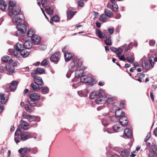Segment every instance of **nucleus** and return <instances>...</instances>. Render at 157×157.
I'll use <instances>...</instances> for the list:
<instances>
[{
    "instance_id": "f257e3e1",
    "label": "nucleus",
    "mask_w": 157,
    "mask_h": 157,
    "mask_svg": "<svg viewBox=\"0 0 157 157\" xmlns=\"http://www.w3.org/2000/svg\"><path fill=\"white\" fill-rule=\"evenodd\" d=\"M82 64V61L79 60L77 62H74L71 67L72 71H75V76L76 78H80V81L82 82L85 83L86 85L92 86L96 83L91 77L83 75V71L81 69Z\"/></svg>"
},
{
    "instance_id": "f03ea898",
    "label": "nucleus",
    "mask_w": 157,
    "mask_h": 157,
    "mask_svg": "<svg viewBox=\"0 0 157 157\" xmlns=\"http://www.w3.org/2000/svg\"><path fill=\"white\" fill-rule=\"evenodd\" d=\"M91 99H95V103L98 104H104L106 102L110 103L115 99L114 97H107L104 90L101 89L98 91H93L90 95Z\"/></svg>"
},
{
    "instance_id": "7ed1b4c3",
    "label": "nucleus",
    "mask_w": 157,
    "mask_h": 157,
    "mask_svg": "<svg viewBox=\"0 0 157 157\" xmlns=\"http://www.w3.org/2000/svg\"><path fill=\"white\" fill-rule=\"evenodd\" d=\"M32 137L30 133L25 132H21L19 128H17L14 134V141L17 144L20 140L25 141Z\"/></svg>"
},
{
    "instance_id": "20e7f679",
    "label": "nucleus",
    "mask_w": 157,
    "mask_h": 157,
    "mask_svg": "<svg viewBox=\"0 0 157 157\" xmlns=\"http://www.w3.org/2000/svg\"><path fill=\"white\" fill-rule=\"evenodd\" d=\"M24 48L23 45L19 43H17L14 47V49H10L9 50V55H12L14 56H16V53H18V52H20Z\"/></svg>"
},
{
    "instance_id": "39448f33",
    "label": "nucleus",
    "mask_w": 157,
    "mask_h": 157,
    "mask_svg": "<svg viewBox=\"0 0 157 157\" xmlns=\"http://www.w3.org/2000/svg\"><path fill=\"white\" fill-rule=\"evenodd\" d=\"M149 152L148 153L149 157H157V146L153 145L152 146L151 149H149Z\"/></svg>"
},
{
    "instance_id": "423d86ee",
    "label": "nucleus",
    "mask_w": 157,
    "mask_h": 157,
    "mask_svg": "<svg viewBox=\"0 0 157 157\" xmlns=\"http://www.w3.org/2000/svg\"><path fill=\"white\" fill-rule=\"evenodd\" d=\"M40 96L37 93H33L30 94V101H29L28 103L30 105H32L35 101L39 100L40 98Z\"/></svg>"
},
{
    "instance_id": "0eeeda50",
    "label": "nucleus",
    "mask_w": 157,
    "mask_h": 157,
    "mask_svg": "<svg viewBox=\"0 0 157 157\" xmlns=\"http://www.w3.org/2000/svg\"><path fill=\"white\" fill-rule=\"evenodd\" d=\"M20 8L17 6L14 7L13 9L9 10V14L10 16H12L13 15H17L20 13Z\"/></svg>"
},
{
    "instance_id": "6e6552de",
    "label": "nucleus",
    "mask_w": 157,
    "mask_h": 157,
    "mask_svg": "<svg viewBox=\"0 0 157 157\" xmlns=\"http://www.w3.org/2000/svg\"><path fill=\"white\" fill-rule=\"evenodd\" d=\"M60 54L59 52H56L53 54L50 57L51 61L57 63L59 60Z\"/></svg>"
},
{
    "instance_id": "1a4fd4ad",
    "label": "nucleus",
    "mask_w": 157,
    "mask_h": 157,
    "mask_svg": "<svg viewBox=\"0 0 157 157\" xmlns=\"http://www.w3.org/2000/svg\"><path fill=\"white\" fill-rule=\"evenodd\" d=\"M130 152V150L129 149H120L118 151L119 154L123 157H127L129 154Z\"/></svg>"
},
{
    "instance_id": "9d476101",
    "label": "nucleus",
    "mask_w": 157,
    "mask_h": 157,
    "mask_svg": "<svg viewBox=\"0 0 157 157\" xmlns=\"http://www.w3.org/2000/svg\"><path fill=\"white\" fill-rule=\"evenodd\" d=\"M18 52V54L16 53V56H15L16 58H19L21 56L24 58H25L27 57L29 54V52H27L24 49L20 52Z\"/></svg>"
},
{
    "instance_id": "9b49d317",
    "label": "nucleus",
    "mask_w": 157,
    "mask_h": 157,
    "mask_svg": "<svg viewBox=\"0 0 157 157\" xmlns=\"http://www.w3.org/2000/svg\"><path fill=\"white\" fill-rule=\"evenodd\" d=\"M27 23L26 22L24 23V24L17 25L16 28L18 30H19L22 33H25L26 31L27 26Z\"/></svg>"
},
{
    "instance_id": "f8f14e48",
    "label": "nucleus",
    "mask_w": 157,
    "mask_h": 157,
    "mask_svg": "<svg viewBox=\"0 0 157 157\" xmlns=\"http://www.w3.org/2000/svg\"><path fill=\"white\" fill-rule=\"evenodd\" d=\"M22 117L24 119H26L30 122L34 121L36 120V117L33 115H31L24 113L22 114Z\"/></svg>"
},
{
    "instance_id": "ddd939ff",
    "label": "nucleus",
    "mask_w": 157,
    "mask_h": 157,
    "mask_svg": "<svg viewBox=\"0 0 157 157\" xmlns=\"http://www.w3.org/2000/svg\"><path fill=\"white\" fill-rule=\"evenodd\" d=\"M120 124L122 126H125L128 123L127 118L124 116H123L118 118Z\"/></svg>"
},
{
    "instance_id": "4468645a",
    "label": "nucleus",
    "mask_w": 157,
    "mask_h": 157,
    "mask_svg": "<svg viewBox=\"0 0 157 157\" xmlns=\"http://www.w3.org/2000/svg\"><path fill=\"white\" fill-rule=\"evenodd\" d=\"M12 21L13 23L17 26V25H19L21 22V18L19 17L14 16L13 17Z\"/></svg>"
},
{
    "instance_id": "2eb2a0df",
    "label": "nucleus",
    "mask_w": 157,
    "mask_h": 157,
    "mask_svg": "<svg viewBox=\"0 0 157 157\" xmlns=\"http://www.w3.org/2000/svg\"><path fill=\"white\" fill-rule=\"evenodd\" d=\"M31 40L34 44H37L39 43L41 40V38L38 36L35 35L32 36Z\"/></svg>"
},
{
    "instance_id": "dca6fc26",
    "label": "nucleus",
    "mask_w": 157,
    "mask_h": 157,
    "mask_svg": "<svg viewBox=\"0 0 157 157\" xmlns=\"http://www.w3.org/2000/svg\"><path fill=\"white\" fill-rule=\"evenodd\" d=\"M2 60L3 62L9 63L11 64L13 62V60L10 57L7 56L2 57Z\"/></svg>"
},
{
    "instance_id": "f3484780",
    "label": "nucleus",
    "mask_w": 157,
    "mask_h": 157,
    "mask_svg": "<svg viewBox=\"0 0 157 157\" xmlns=\"http://www.w3.org/2000/svg\"><path fill=\"white\" fill-rule=\"evenodd\" d=\"M21 125L19 126L18 127L20 129V128L22 129H26V127L29 126V124L26 121L21 120Z\"/></svg>"
},
{
    "instance_id": "a211bd4d",
    "label": "nucleus",
    "mask_w": 157,
    "mask_h": 157,
    "mask_svg": "<svg viewBox=\"0 0 157 157\" xmlns=\"http://www.w3.org/2000/svg\"><path fill=\"white\" fill-rule=\"evenodd\" d=\"M31 150L28 147L25 148H21L19 149L18 151V152L21 154H23L24 153H28L30 152Z\"/></svg>"
},
{
    "instance_id": "6ab92c4d",
    "label": "nucleus",
    "mask_w": 157,
    "mask_h": 157,
    "mask_svg": "<svg viewBox=\"0 0 157 157\" xmlns=\"http://www.w3.org/2000/svg\"><path fill=\"white\" fill-rule=\"evenodd\" d=\"M17 83L15 81H13L11 83L9 87L10 90L13 91L15 90L17 87Z\"/></svg>"
},
{
    "instance_id": "aec40b11",
    "label": "nucleus",
    "mask_w": 157,
    "mask_h": 157,
    "mask_svg": "<svg viewBox=\"0 0 157 157\" xmlns=\"http://www.w3.org/2000/svg\"><path fill=\"white\" fill-rule=\"evenodd\" d=\"M5 94L0 93V101L2 104L6 103L7 101V96H5Z\"/></svg>"
},
{
    "instance_id": "412c9836",
    "label": "nucleus",
    "mask_w": 157,
    "mask_h": 157,
    "mask_svg": "<svg viewBox=\"0 0 157 157\" xmlns=\"http://www.w3.org/2000/svg\"><path fill=\"white\" fill-rule=\"evenodd\" d=\"M96 33L99 38H103L105 37V33L102 32L98 29H96Z\"/></svg>"
},
{
    "instance_id": "4be33fe9",
    "label": "nucleus",
    "mask_w": 157,
    "mask_h": 157,
    "mask_svg": "<svg viewBox=\"0 0 157 157\" xmlns=\"http://www.w3.org/2000/svg\"><path fill=\"white\" fill-rule=\"evenodd\" d=\"M76 12H74L68 10L67 11V19L68 20L71 19L75 15Z\"/></svg>"
},
{
    "instance_id": "5701e85b",
    "label": "nucleus",
    "mask_w": 157,
    "mask_h": 157,
    "mask_svg": "<svg viewBox=\"0 0 157 157\" xmlns=\"http://www.w3.org/2000/svg\"><path fill=\"white\" fill-rule=\"evenodd\" d=\"M23 46L25 48L29 49L31 48L32 46V43L31 41H26L24 43Z\"/></svg>"
},
{
    "instance_id": "b1692460",
    "label": "nucleus",
    "mask_w": 157,
    "mask_h": 157,
    "mask_svg": "<svg viewBox=\"0 0 157 157\" xmlns=\"http://www.w3.org/2000/svg\"><path fill=\"white\" fill-rule=\"evenodd\" d=\"M115 114L117 117H121L123 116L124 114V112H123L121 109H119L118 110L115 111Z\"/></svg>"
},
{
    "instance_id": "393cba45",
    "label": "nucleus",
    "mask_w": 157,
    "mask_h": 157,
    "mask_svg": "<svg viewBox=\"0 0 157 157\" xmlns=\"http://www.w3.org/2000/svg\"><path fill=\"white\" fill-rule=\"evenodd\" d=\"M125 135L128 138H130L132 135V132L131 130L128 128H126L124 130Z\"/></svg>"
},
{
    "instance_id": "a878e982",
    "label": "nucleus",
    "mask_w": 157,
    "mask_h": 157,
    "mask_svg": "<svg viewBox=\"0 0 157 157\" xmlns=\"http://www.w3.org/2000/svg\"><path fill=\"white\" fill-rule=\"evenodd\" d=\"M142 67L144 69L147 71L152 68L150 64L147 62H144V63H142Z\"/></svg>"
},
{
    "instance_id": "bb28decb",
    "label": "nucleus",
    "mask_w": 157,
    "mask_h": 157,
    "mask_svg": "<svg viewBox=\"0 0 157 157\" xmlns=\"http://www.w3.org/2000/svg\"><path fill=\"white\" fill-rule=\"evenodd\" d=\"M104 42L107 45H111L112 44L111 36H109L108 37H106L104 41Z\"/></svg>"
},
{
    "instance_id": "cd10ccee",
    "label": "nucleus",
    "mask_w": 157,
    "mask_h": 157,
    "mask_svg": "<svg viewBox=\"0 0 157 157\" xmlns=\"http://www.w3.org/2000/svg\"><path fill=\"white\" fill-rule=\"evenodd\" d=\"M0 8L3 11L7 9V5L3 0H0Z\"/></svg>"
},
{
    "instance_id": "c85d7f7f",
    "label": "nucleus",
    "mask_w": 157,
    "mask_h": 157,
    "mask_svg": "<svg viewBox=\"0 0 157 157\" xmlns=\"http://www.w3.org/2000/svg\"><path fill=\"white\" fill-rule=\"evenodd\" d=\"M35 82H36L38 85L42 86L43 84L42 79L40 77H37L35 78L34 79Z\"/></svg>"
},
{
    "instance_id": "c756f323",
    "label": "nucleus",
    "mask_w": 157,
    "mask_h": 157,
    "mask_svg": "<svg viewBox=\"0 0 157 157\" xmlns=\"http://www.w3.org/2000/svg\"><path fill=\"white\" fill-rule=\"evenodd\" d=\"M35 33L36 31L34 29H30L28 31L27 35L29 37L32 38V36L35 35Z\"/></svg>"
},
{
    "instance_id": "7c9ffc66",
    "label": "nucleus",
    "mask_w": 157,
    "mask_h": 157,
    "mask_svg": "<svg viewBox=\"0 0 157 157\" xmlns=\"http://www.w3.org/2000/svg\"><path fill=\"white\" fill-rule=\"evenodd\" d=\"M65 60L66 62L69 61L72 57V55L70 53H66L64 54Z\"/></svg>"
},
{
    "instance_id": "2f4dec72",
    "label": "nucleus",
    "mask_w": 157,
    "mask_h": 157,
    "mask_svg": "<svg viewBox=\"0 0 157 157\" xmlns=\"http://www.w3.org/2000/svg\"><path fill=\"white\" fill-rule=\"evenodd\" d=\"M42 94H47L49 91V89L47 86H42L40 88Z\"/></svg>"
},
{
    "instance_id": "473e14b6",
    "label": "nucleus",
    "mask_w": 157,
    "mask_h": 157,
    "mask_svg": "<svg viewBox=\"0 0 157 157\" xmlns=\"http://www.w3.org/2000/svg\"><path fill=\"white\" fill-rule=\"evenodd\" d=\"M113 129L115 132H117L120 131L122 128L119 125H115L113 126Z\"/></svg>"
},
{
    "instance_id": "72a5a7b5",
    "label": "nucleus",
    "mask_w": 157,
    "mask_h": 157,
    "mask_svg": "<svg viewBox=\"0 0 157 157\" xmlns=\"http://www.w3.org/2000/svg\"><path fill=\"white\" fill-rule=\"evenodd\" d=\"M36 82H34L31 84V86L33 90L36 91L40 88Z\"/></svg>"
},
{
    "instance_id": "f704fd0d",
    "label": "nucleus",
    "mask_w": 157,
    "mask_h": 157,
    "mask_svg": "<svg viewBox=\"0 0 157 157\" xmlns=\"http://www.w3.org/2000/svg\"><path fill=\"white\" fill-rule=\"evenodd\" d=\"M16 2L10 1L9 2V6L8 8L9 11V10L13 9L14 7L17 6H16Z\"/></svg>"
},
{
    "instance_id": "c9c22d12",
    "label": "nucleus",
    "mask_w": 157,
    "mask_h": 157,
    "mask_svg": "<svg viewBox=\"0 0 157 157\" xmlns=\"http://www.w3.org/2000/svg\"><path fill=\"white\" fill-rule=\"evenodd\" d=\"M109 120V118L107 117H104L103 118L101 121L102 124L104 126H106L108 124V121Z\"/></svg>"
},
{
    "instance_id": "e433bc0d",
    "label": "nucleus",
    "mask_w": 157,
    "mask_h": 157,
    "mask_svg": "<svg viewBox=\"0 0 157 157\" xmlns=\"http://www.w3.org/2000/svg\"><path fill=\"white\" fill-rule=\"evenodd\" d=\"M14 70V67H11L10 65L6 66V71L11 72H13Z\"/></svg>"
},
{
    "instance_id": "4c0bfd02",
    "label": "nucleus",
    "mask_w": 157,
    "mask_h": 157,
    "mask_svg": "<svg viewBox=\"0 0 157 157\" xmlns=\"http://www.w3.org/2000/svg\"><path fill=\"white\" fill-rule=\"evenodd\" d=\"M135 59L134 57L133 56H131L128 57L126 58V60L129 63H133L134 62Z\"/></svg>"
},
{
    "instance_id": "58836bf2",
    "label": "nucleus",
    "mask_w": 157,
    "mask_h": 157,
    "mask_svg": "<svg viewBox=\"0 0 157 157\" xmlns=\"http://www.w3.org/2000/svg\"><path fill=\"white\" fill-rule=\"evenodd\" d=\"M105 13L106 15L108 17H111L113 14L112 12L107 9L105 10Z\"/></svg>"
},
{
    "instance_id": "ea45409f",
    "label": "nucleus",
    "mask_w": 157,
    "mask_h": 157,
    "mask_svg": "<svg viewBox=\"0 0 157 157\" xmlns=\"http://www.w3.org/2000/svg\"><path fill=\"white\" fill-rule=\"evenodd\" d=\"M123 51V50L120 48H117L116 52L115 53L117 54V56L118 57H120V55L121 54Z\"/></svg>"
},
{
    "instance_id": "a19ab883",
    "label": "nucleus",
    "mask_w": 157,
    "mask_h": 157,
    "mask_svg": "<svg viewBox=\"0 0 157 157\" xmlns=\"http://www.w3.org/2000/svg\"><path fill=\"white\" fill-rule=\"evenodd\" d=\"M44 70L41 68H37L36 70V73L41 74L44 73Z\"/></svg>"
},
{
    "instance_id": "79ce46f5",
    "label": "nucleus",
    "mask_w": 157,
    "mask_h": 157,
    "mask_svg": "<svg viewBox=\"0 0 157 157\" xmlns=\"http://www.w3.org/2000/svg\"><path fill=\"white\" fill-rule=\"evenodd\" d=\"M48 61L46 59H45L42 61L41 63V65L46 67H48Z\"/></svg>"
},
{
    "instance_id": "37998d69",
    "label": "nucleus",
    "mask_w": 157,
    "mask_h": 157,
    "mask_svg": "<svg viewBox=\"0 0 157 157\" xmlns=\"http://www.w3.org/2000/svg\"><path fill=\"white\" fill-rule=\"evenodd\" d=\"M124 48H126L124 52H127L132 47V44L131 43H130L128 45L127 44H125L124 45Z\"/></svg>"
},
{
    "instance_id": "c03bdc74",
    "label": "nucleus",
    "mask_w": 157,
    "mask_h": 157,
    "mask_svg": "<svg viewBox=\"0 0 157 157\" xmlns=\"http://www.w3.org/2000/svg\"><path fill=\"white\" fill-rule=\"evenodd\" d=\"M110 120L112 122H116L118 120V117L116 116H113L110 118Z\"/></svg>"
},
{
    "instance_id": "a18cd8bd",
    "label": "nucleus",
    "mask_w": 157,
    "mask_h": 157,
    "mask_svg": "<svg viewBox=\"0 0 157 157\" xmlns=\"http://www.w3.org/2000/svg\"><path fill=\"white\" fill-rule=\"evenodd\" d=\"M78 95L81 97H86L87 95L82 91H80L78 92Z\"/></svg>"
},
{
    "instance_id": "49530a36",
    "label": "nucleus",
    "mask_w": 157,
    "mask_h": 157,
    "mask_svg": "<svg viewBox=\"0 0 157 157\" xmlns=\"http://www.w3.org/2000/svg\"><path fill=\"white\" fill-rule=\"evenodd\" d=\"M106 18V16L104 14H102L101 16L100 19L101 21L104 22L105 21Z\"/></svg>"
},
{
    "instance_id": "de8ad7c7",
    "label": "nucleus",
    "mask_w": 157,
    "mask_h": 157,
    "mask_svg": "<svg viewBox=\"0 0 157 157\" xmlns=\"http://www.w3.org/2000/svg\"><path fill=\"white\" fill-rule=\"evenodd\" d=\"M47 46L45 44H40L39 46V48L41 50H44L46 48Z\"/></svg>"
},
{
    "instance_id": "09e8293b",
    "label": "nucleus",
    "mask_w": 157,
    "mask_h": 157,
    "mask_svg": "<svg viewBox=\"0 0 157 157\" xmlns=\"http://www.w3.org/2000/svg\"><path fill=\"white\" fill-rule=\"evenodd\" d=\"M33 103L32 105H30V106H36L37 107H39L41 106L42 104L40 103L39 102H33Z\"/></svg>"
},
{
    "instance_id": "8fccbe9b",
    "label": "nucleus",
    "mask_w": 157,
    "mask_h": 157,
    "mask_svg": "<svg viewBox=\"0 0 157 157\" xmlns=\"http://www.w3.org/2000/svg\"><path fill=\"white\" fill-rule=\"evenodd\" d=\"M104 132H107L108 133H112L113 132V131L111 128H104L103 129Z\"/></svg>"
},
{
    "instance_id": "3c124183",
    "label": "nucleus",
    "mask_w": 157,
    "mask_h": 157,
    "mask_svg": "<svg viewBox=\"0 0 157 157\" xmlns=\"http://www.w3.org/2000/svg\"><path fill=\"white\" fill-rule=\"evenodd\" d=\"M52 19L53 21L56 22H58L59 20V18L57 15L53 16L52 17Z\"/></svg>"
},
{
    "instance_id": "603ef678",
    "label": "nucleus",
    "mask_w": 157,
    "mask_h": 157,
    "mask_svg": "<svg viewBox=\"0 0 157 157\" xmlns=\"http://www.w3.org/2000/svg\"><path fill=\"white\" fill-rule=\"evenodd\" d=\"M114 28L112 27L109 28L108 29V32L109 35L113 34L114 33Z\"/></svg>"
},
{
    "instance_id": "864d4df0",
    "label": "nucleus",
    "mask_w": 157,
    "mask_h": 157,
    "mask_svg": "<svg viewBox=\"0 0 157 157\" xmlns=\"http://www.w3.org/2000/svg\"><path fill=\"white\" fill-rule=\"evenodd\" d=\"M25 109L28 112L30 113L32 112L31 110L30 109L28 105L26 104L25 105Z\"/></svg>"
},
{
    "instance_id": "5fc2aeb1",
    "label": "nucleus",
    "mask_w": 157,
    "mask_h": 157,
    "mask_svg": "<svg viewBox=\"0 0 157 157\" xmlns=\"http://www.w3.org/2000/svg\"><path fill=\"white\" fill-rule=\"evenodd\" d=\"M112 7L113 10L115 11H117L118 8L117 5L115 4H114L113 5H112Z\"/></svg>"
},
{
    "instance_id": "6e6d98bb",
    "label": "nucleus",
    "mask_w": 157,
    "mask_h": 157,
    "mask_svg": "<svg viewBox=\"0 0 157 157\" xmlns=\"http://www.w3.org/2000/svg\"><path fill=\"white\" fill-rule=\"evenodd\" d=\"M23 33H22L19 30L17 29V30L15 34L17 36L20 37V36H21L22 34Z\"/></svg>"
},
{
    "instance_id": "4d7b16f0",
    "label": "nucleus",
    "mask_w": 157,
    "mask_h": 157,
    "mask_svg": "<svg viewBox=\"0 0 157 157\" xmlns=\"http://www.w3.org/2000/svg\"><path fill=\"white\" fill-rule=\"evenodd\" d=\"M145 76V74L142 73H139L137 74V76L138 78H140L142 79L144 78Z\"/></svg>"
},
{
    "instance_id": "13d9d810",
    "label": "nucleus",
    "mask_w": 157,
    "mask_h": 157,
    "mask_svg": "<svg viewBox=\"0 0 157 157\" xmlns=\"http://www.w3.org/2000/svg\"><path fill=\"white\" fill-rule=\"evenodd\" d=\"M4 64L2 63L1 64V66L0 67V70H2V71H4L6 70V66H4Z\"/></svg>"
},
{
    "instance_id": "bf43d9fd",
    "label": "nucleus",
    "mask_w": 157,
    "mask_h": 157,
    "mask_svg": "<svg viewBox=\"0 0 157 157\" xmlns=\"http://www.w3.org/2000/svg\"><path fill=\"white\" fill-rule=\"evenodd\" d=\"M77 3L79 6L80 7H82L84 6V3L80 1H78Z\"/></svg>"
},
{
    "instance_id": "052dcab7",
    "label": "nucleus",
    "mask_w": 157,
    "mask_h": 157,
    "mask_svg": "<svg viewBox=\"0 0 157 157\" xmlns=\"http://www.w3.org/2000/svg\"><path fill=\"white\" fill-rule=\"evenodd\" d=\"M149 62L150 63V65L151 66V68H153L154 66V62L153 61L152 59H151L150 58L149 59Z\"/></svg>"
},
{
    "instance_id": "680f3d73",
    "label": "nucleus",
    "mask_w": 157,
    "mask_h": 157,
    "mask_svg": "<svg viewBox=\"0 0 157 157\" xmlns=\"http://www.w3.org/2000/svg\"><path fill=\"white\" fill-rule=\"evenodd\" d=\"M73 71H72V70H71H71L67 72L66 75L67 77V78H69L70 77L71 73Z\"/></svg>"
},
{
    "instance_id": "e2e57ef3",
    "label": "nucleus",
    "mask_w": 157,
    "mask_h": 157,
    "mask_svg": "<svg viewBox=\"0 0 157 157\" xmlns=\"http://www.w3.org/2000/svg\"><path fill=\"white\" fill-rule=\"evenodd\" d=\"M113 110V111H116V110H118V109H119L117 107V106L116 105H112V107Z\"/></svg>"
},
{
    "instance_id": "0e129e2a",
    "label": "nucleus",
    "mask_w": 157,
    "mask_h": 157,
    "mask_svg": "<svg viewBox=\"0 0 157 157\" xmlns=\"http://www.w3.org/2000/svg\"><path fill=\"white\" fill-rule=\"evenodd\" d=\"M27 36H20V40H22L23 41L22 42H25V41H26V39H25Z\"/></svg>"
},
{
    "instance_id": "69168bd1",
    "label": "nucleus",
    "mask_w": 157,
    "mask_h": 157,
    "mask_svg": "<svg viewBox=\"0 0 157 157\" xmlns=\"http://www.w3.org/2000/svg\"><path fill=\"white\" fill-rule=\"evenodd\" d=\"M32 151L33 154H35L38 151V149L36 147H34L32 149Z\"/></svg>"
},
{
    "instance_id": "338daca9",
    "label": "nucleus",
    "mask_w": 157,
    "mask_h": 157,
    "mask_svg": "<svg viewBox=\"0 0 157 157\" xmlns=\"http://www.w3.org/2000/svg\"><path fill=\"white\" fill-rule=\"evenodd\" d=\"M118 58L120 60L123 61H125L126 60L125 58H124V55H122L121 56H120V57Z\"/></svg>"
},
{
    "instance_id": "774afa93",
    "label": "nucleus",
    "mask_w": 157,
    "mask_h": 157,
    "mask_svg": "<svg viewBox=\"0 0 157 157\" xmlns=\"http://www.w3.org/2000/svg\"><path fill=\"white\" fill-rule=\"evenodd\" d=\"M155 43V41L154 40H151L150 41L149 44L151 46L154 45Z\"/></svg>"
}]
</instances>
